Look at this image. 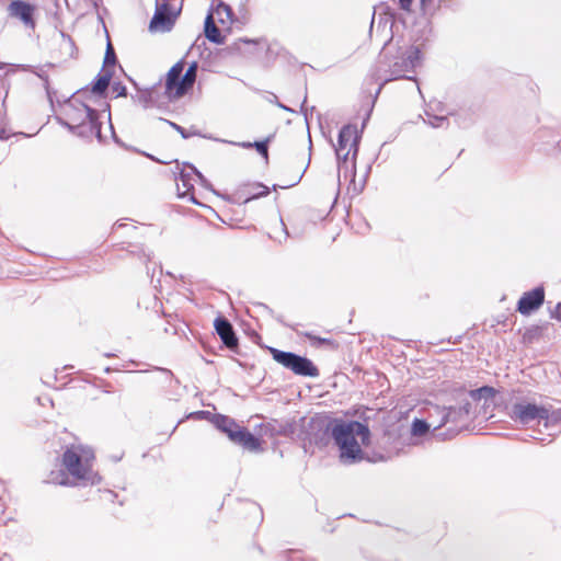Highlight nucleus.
<instances>
[{"instance_id":"21","label":"nucleus","mask_w":561,"mask_h":561,"mask_svg":"<svg viewBox=\"0 0 561 561\" xmlns=\"http://www.w3.org/2000/svg\"><path fill=\"white\" fill-rule=\"evenodd\" d=\"M205 36L215 44H221L224 42V37L221 36L219 28L216 26L211 13H209L205 19Z\"/></svg>"},{"instance_id":"31","label":"nucleus","mask_w":561,"mask_h":561,"mask_svg":"<svg viewBox=\"0 0 561 561\" xmlns=\"http://www.w3.org/2000/svg\"><path fill=\"white\" fill-rule=\"evenodd\" d=\"M413 0H399L400 8L403 11L410 12Z\"/></svg>"},{"instance_id":"37","label":"nucleus","mask_w":561,"mask_h":561,"mask_svg":"<svg viewBox=\"0 0 561 561\" xmlns=\"http://www.w3.org/2000/svg\"><path fill=\"white\" fill-rule=\"evenodd\" d=\"M433 0H420L421 8L425 10L430 4H432Z\"/></svg>"},{"instance_id":"29","label":"nucleus","mask_w":561,"mask_h":561,"mask_svg":"<svg viewBox=\"0 0 561 561\" xmlns=\"http://www.w3.org/2000/svg\"><path fill=\"white\" fill-rule=\"evenodd\" d=\"M306 337L308 340H310L313 344L314 343H318V344H332V341L330 339H324V337H318L316 335H313L312 333H306L305 334Z\"/></svg>"},{"instance_id":"45","label":"nucleus","mask_w":561,"mask_h":561,"mask_svg":"<svg viewBox=\"0 0 561 561\" xmlns=\"http://www.w3.org/2000/svg\"><path fill=\"white\" fill-rule=\"evenodd\" d=\"M221 421H222V422H226V421H228V420H227L226 417L221 416Z\"/></svg>"},{"instance_id":"1","label":"nucleus","mask_w":561,"mask_h":561,"mask_svg":"<svg viewBox=\"0 0 561 561\" xmlns=\"http://www.w3.org/2000/svg\"><path fill=\"white\" fill-rule=\"evenodd\" d=\"M61 463L72 481L64 472H51L47 482L60 485H95L101 482V477L94 471L95 453L89 445L80 442L68 444Z\"/></svg>"},{"instance_id":"16","label":"nucleus","mask_w":561,"mask_h":561,"mask_svg":"<svg viewBox=\"0 0 561 561\" xmlns=\"http://www.w3.org/2000/svg\"><path fill=\"white\" fill-rule=\"evenodd\" d=\"M536 427H526L530 431L529 437L541 443L551 442L561 432V423H535Z\"/></svg>"},{"instance_id":"2","label":"nucleus","mask_w":561,"mask_h":561,"mask_svg":"<svg viewBox=\"0 0 561 561\" xmlns=\"http://www.w3.org/2000/svg\"><path fill=\"white\" fill-rule=\"evenodd\" d=\"M331 435L339 449L342 463L353 465L364 459L376 462L378 454H385V449L375 451L370 456L367 451L370 446V431L366 423H335ZM381 439L378 442L380 445Z\"/></svg>"},{"instance_id":"24","label":"nucleus","mask_w":561,"mask_h":561,"mask_svg":"<svg viewBox=\"0 0 561 561\" xmlns=\"http://www.w3.org/2000/svg\"><path fill=\"white\" fill-rule=\"evenodd\" d=\"M495 389L489 386H483L479 389H474L470 391V397L473 400H481L484 399L485 402L490 399H493L495 397Z\"/></svg>"},{"instance_id":"10","label":"nucleus","mask_w":561,"mask_h":561,"mask_svg":"<svg viewBox=\"0 0 561 561\" xmlns=\"http://www.w3.org/2000/svg\"><path fill=\"white\" fill-rule=\"evenodd\" d=\"M219 432L226 433L231 442L250 451H260L261 443L249 431L239 426V423H215Z\"/></svg>"},{"instance_id":"4","label":"nucleus","mask_w":561,"mask_h":561,"mask_svg":"<svg viewBox=\"0 0 561 561\" xmlns=\"http://www.w3.org/2000/svg\"><path fill=\"white\" fill-rule=\"evenodd\" d=\"M57 119L78 136H95L101 139L99 113L78 98H72L64 104L62 116Z\"/></svg>"},{"instance_id":"15","label":"nucleus","mask_w":561,"mask_h":561,"mask_svg":"<svg viewBox=\"0 0 561 561\" xmlns=\"http://www.w3.org/2000/svg\"><path fill=\"white\" fill-rule=\"evenodd\" d=\"M545 300V290L542 287H536L530 291L525 293L517 304V310L528 316L536 309H538Z\"/></svg>"},{"instance_id":"32","label":"nucleus","mask_w":561,"mask_h":561,"mask_svg":"<svg viewBox=\"0 0 561 561\" xmlns=\"http://www.w3.org/2000/svg\"><path fill=\"white\" fill-rule=\"evenodd\" d=\"M138 101L144 104V106H148L150 102V94L148 92H144L138 95Z\"/></svg>"},{"instance_id":"13","label":"nucleus","mask_w":561,"mask_h":561,"mask_svg":"<svg viewBox=\"0 0 561 561\" xmlns=\"http://www.w3.org/2000/svg\"><path fill=\"white\" fill-rule=\"evenodd\" d=\"M176 13L169 9L165 0H157L156 12L150 21L149 28L151 32H168L172 28Z\"/></svg>"},{"instance_id":"43","label":"nucleus","mask_w":561,"mask_h":561,"mask_svg":"<svg viewBox=\"0 0 561 561\" xmlns=\"http://www.w3.org/2000/svg\"><path fill=\"white\" fill-rule=\"evenodd\" d=\"M450 416H451V411L443 419V421H447V419Z\"/></svg>"},{"instance_id":"22","label":"nucleus","mask_w":561,"mask_h":561,"mask_svg":"<svg viewBox=\"0 0 561 561\" xmlns=\"http://www.w3.org/2000/svg\"><path fill=\"white\" fill-rule=\"evenodd\" d=\"M111 78V69H102V73L98 76L96 82L92 87V92L95 94L104 93L110 85Z\"/></svg>"},{"instance_id":"26","label":"nucleus","mask_w":561,"mask_h":561,"mask_svg":"<svg viewBox=\"0 0 561 561\" xmlns=\"http://www.w3.org/2000/svg\"><path fill=\"white\" fill-rule=\"evenodd\" d=\"M270 193V188L263 184H255L252 186L249 192V196L245 198L244 203H248L254 198H259L262 196H266Z\"/></svg>"},{"instance_id":"35","label":"nucleus","mask_w":561,"mask_h":561,"mask_svg":"<svg viewBox=\"0 0 561 561\" xmlns=\"http://www.w3.org/2000/svg\"><path fill=\"white\" fill-rule=\"evenodd\" d=\"M552 421H561V408L552 407Z\"/></svg>"},{"instance_id":"19","label":"nucleus","mask_w":561,"mask_h":561,"mask_svg":"<svg viewBox=\"0 0 561 561\" xmlns=\"http://www.w3.org/2000/svg\"><path fill=\"white\" fill-rule=\"evenodd\" d=\"M196 71H197V64L193 62L190 65V67L186 69L185 73L183 75L180 84H178V91H175L176 96H182L184 93L187 92L188 89H191L196 80Z\"/></svg>"},{"instance_id":"8","label":"nucleus","mask_w":561,"mask_h":561,"mask_svg":"<svg viewBox=\"0 0 561 561\" xmlns=\"http://www.w3.org/2000/svg\"><path fill=\"white\" fill-rule=\"evenodd\" d=\"M290 432L296 434L307 450L308 445H324L329 440L330 423H287Z\"/></svg>"},{"instance_id":"33","label":"nucleus","mask_w":561,"mask_h":561,"mask_svg":"<svg viewBox=\"0 0 561 561\" xmlns=\"http://www.w3.org/2000/svg\"><path fill=\"white\" fill-rule=\"evenodd\" d=\"M165 122L169 123L170 126H172L175 130H178L182 135L183 138L188 137L183 127H181L180 125H178L175 123L169 122V121H165Z\"/></svg>"},{"instance_id":"18","label":"nucleus","mask_w":561,"mask_h":561,"mask_svg":"<svg viewBox=\"0 0 561 561\" xmlns=\"http://www.w3.org/2000/svg\"><path fill=\"white\" fill-rule=\"evenodd\" d=\"M47 68H53V65H44V66H22V69L24 71H30L34 73L36 77H38L43 81L44 89L46 91V94L48 99L53 100V92L49 87V77L47 72Z\"/></svg>"},{"instance_id":"30","label":"nucleus","mask_w":561,"mask_h":561,"mask_svg":"<svg viewBox=\"0 0 561 561\" xmlns=\"http://www.w3.org/2000/svg\"><path fill=\"white\" fill-rule=\"evenodd\" d=\"M253 147H255L257 152L265 159L267 158V141H256L253 144Z\"/></svg>"},{"instance_id":"40","label":"nucleus","mask_w":561,"mask_h":561,"mask_svg":"<svg viewBox=\"0 0 561 561\" xmlns=\"http://www.w3.org/2000/svg\"><path fill=\"white\" fill-rule=\"evenodd\" d=\"M241 146L243 148H251V147H253V144H251V142H242Z\"/></svg>"},{"instance_id":"25","label":"nucleus","mask_w":561,"mask_h":561,"mask_svg":"<svg viewBox=\"0 0 561 561\" xmlns=\"http://www.w3.org/2000/svg\"><path fill=\"white\" fill-rule=\"evenodd\" d=\"M215 13L217 14L219 22L222 24L228 21H231L232 10L228 4L224 2L217 4Z\"/></svg>"},{"instance_id":"28","label":"nucleus","mask_w":561,"mask_h":561,"mask_svg":"<svg viewBox=\"0 0 561 561\" xmlns=\"http://www.w3.org/2000/svg\"><path fill=\"white\" fill-rule=\"evenodd\" d=\"M112 92L116 96H125L126 95V87L121 82H114L111 87Z\"/></svg>"},{"instance_id":"36","label":"nucleus","mask_w":561,"mask_h":561,"mask_svg":"<svg viewBox=\"0 0 561 561\" xmlns=\"http://www.w3.org/2000/svg\"><path fill=\"white\" fill-rule=\"evenodd\" d=\"M552 318L561 320V301L557 304L556 309L552 313Z\"/></svg>"},{"instance_id":"23","label":"nucleus","mask_w":561,"mask_h":561,"mask_svg":"<svg viewBox=\"0 0 561 561\" xmlns=\"http://www.w3.org/2000/svg\"><path fill=\"white\" fill-rule=\"evenodd\" d=\"M424 122L433 128H440L448 124L447 114L435 115L432 108L425 111Z\"/></svg>"},{"instance_id":"39","label":"nucleus","mask_w":561,"mask_h":561,"mask_svg":"<svg viewBox=\"0 0 561 561\" xmlns=\"http://www.w3.org/2000/svg\"><path fill=\"white\" fill-rule=\"evenodd\" d=\"M300 179H301V175H299V176H298V179H297V181H296V182H294V183H291V184H288V185H284V186H282V187H283V188L290 187V186H293V185L297 184V183L300 181Z\"/></svg>"},{"instance_id":"44","label":"nucleus","mask_w":561,"mask_h":561,"mask_svg":"<svg viewBox=\"0 0 561 561\" xmlns=\"http://www.w3.org/2000/svg\"><path fill=\"white\" fill-rule=\"evenodd\" d=\"M413 421L419 422V421H424V420H423V419H419L417 416H415V417L413 419Z\"/></svg>"},{"instance_id":"41","label":"nucleus","mask_w":561,"mask_h":561,"mask_svg":"<svg viewBox=\"0 0 561 561\" xmlns=\"http://www.w3.org/2000/svg\"><path fill=\"white\" fill-rule=\"evenodd\" d=\"M468 405H469V404L467 403V404L461 409V410H463V411H465L466 415H468V413H469V410H468V408H467Z\"/></svg>"},{"instance_id":"17","label":"nucleus","mask_w":561,"mask_h":561,"mask_svg":"<svg viewBox=\"0 0 561 561\" xmlns=\"http://www.w3.org/2000/svg\"><path fill=\"white\" fill-rule=\"evenodd\" d=\"M214 325L217 334L228 348H234L238 345V339L233 328L227 319L218 317L216 318Z\"/></svg>"},{"instance_id":"9","label":"nucleus","mask_w":561,"mask_h":561,"mask_svg":"<svg viewBox=\"0 0 561 561\" xmlns=\"http://www.w3.org/2000/svg\"><path fill=\"white\" fill-rule=\"evenodd\" d=\"M8 16L21 23L25 30L34 31L37 24L38 7L25 0H12L7 7Z\"/></svg>"},{"instance_id":"14","label":"nucleus","mask_w":561,"mask_h":561,"mask_svg":"<svg viewBox=\"0 0 561 561\" xmlns=\"http://www.w3.org/2000/svg\"><path fill=\"white\" fill-rule=\"evenodd\" d=\"M193 178H196L202 185L206 186V179L203 174L193 165L188 167V171H181L179 178L176 179V187L179 196L188 197L191 202L197 204V201L191 194V191L194 187Z\"/></svg>"},{"instance_id":"27","label":"nucleus","mask_w":561,"mask_h":561,"mask_svg":"<svg viewBox=\"0 0 561 561\" xmlns=\"http://www.w3.org/2000/svg\"><path fill=\"white\" fill-rule=\"evenodd\" d=\"M115 61H116V56H115L114 49H113L112 45L108 43L106 51H105L103 69H110V67H114Z\"/></svg>"},{"instance_id":"38","label":"nucleus","mask_w":561,"mask_h":561,"mask_svg":"<svg viewBox=\"0 0 561 561\" xmlns=\"http://www.w3.org/2000/svg\"><path fill=\"white\" fill-rule=\"evenodd\" d=\"M9 135L4 129H0V139H8Z\"/></svg>"},{"instance_id":"20","label":"nucleus","mask_w":561,"mask_h":561,"mask_svg":"<svg viewBox=\"0 0 561 561\" xmlns=\"http://www.w3.org/2000/svg\"><path fill=\"white\" fill-rule=\"evenodd\" d=\"M182 72H183L182 62H176L169 70V72L167 75L165 88L170 93H172L173 91L174 92L178 91V84H180V82H181Z\"/></svg>"},{"instance_id":"11","label":"nucleus","mask_w":561,"mask_h":561,"mask_svg":"<svg viewBox=\"0 0 561 561\" xmlns=\"http://www.w3.org/2000/svg\"><path fill=\"white\" fill-rule=\"evenodd\" d=\"M512 415L520 421H549L552 420V405L520 402L513 405Z\"/></svg>"},{"instance_id":"7","label":"nucleus","mask_w":561,"mask_h":561,"mask_svg":"<svg viewBox=\"0 0 561 561\" xmlns=\"http://www.w3.org/2000/svg\"><path fill=\"white\" fill-rule=\"evenodd\" d=\"M270 353L277 364L297 376L317 378L320 375L318 367L305 356L274 347L270 348Z\"/></svg>"},{"instance_id":"3","label":"nucleus","mask_w":561,"mask_h":561,"mask_svg":"<svg viewBox=\"0 0 561 561\" xmlns=\"http://www.w3.org/2000/svg\"><path fill=\"white\" fill-rule=\"evenodd\" d=\"M421 62V50L415 45H404L399 47L386 46L382 48L379 59L376 64L374 77L380 82L381 87L390 81L399 79L414 80V77L408 76Z\"/></svg>"},{"instance_id":"42","label":"nucleus","mask_w":561,"mask_h":561,"mask_svg":"<svg viewBox=\"0 0 561 561\" xmlns=\"http://www.w3.org/2000/svg\"><path fill=\"white\" fill-rule=\"evenodd\" d=\"M370 417H371L370 415H366V414H365V415L363 416V421H364V422H367V421H369V420H370Z\"/></svg>"},{"instance_id":"5","label":"nucleus","mask_w":561,"mask_h":561,"mask_svg":"<svg viewBox=\"0 0 561 561\" xmlns=\"http://www.w3.org/2000/svg\"><path fill=\"white\" fill-rule=\"evenodd\" d=\"M397 424L391 423L390 427L385 430L380 442L385 454H378L376 460H388L398 455L404 445H416L421 439L431 437L430 423H412L409 430L402 425L396 427Z\"/></svg>"},{"instance_id":"6","label":"nucleus","mask_w":561,"mask_h":561,"mask_svg":"<svg viewBox=\"0 0 561 561\" xmlns=\"http://www.w3.org/2000/svg\"><path fill=\"white\" fill-rule=\"evenodd\" d=\"M359 136L357 127L345 125L341 128L335 146L337 158L339 175L343 174L345 179L355 176V160L358 152Z\"/></svg>"},{"instance_id":"12","label":"nucleus","mask_w":561,"mask_h":561,"mask_svg":"<svg viewBox=\"0 0 561 561\" xmlns=\"http://www.w3.org/2000/svg\"><path fill=\"white\" fill-rule=\"evenodd\" d=\"M481 423H469L465 426H458L457 423H439L437 426L432 428L431 437L437 440H449L455 438L460 433H484L486 426H479Z\"/></svg>"},{"instance_id":"34","label":"nucleus","mask_w":561,"mask_h":561,"mask_svg":"<svg viewBox=\"0 0 561 561\" xmlns=\"http://www.w3.org/2000/svg\"><path fill=\"white\" fill-rule=\"evenodd\" d=\"M209 415H210V412L198 411V412L190 414V417L192 416V417H196V419H204V417H208Z\"/></svg>"}]
</instances>
